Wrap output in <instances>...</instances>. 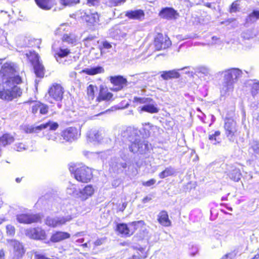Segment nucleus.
Returning a JSON list of instances; mask_svg holds the SVG:
<instances>
[{"label":"nucleus","mask_w":259,"mask_h":259,"mask_svg":"<svg viewBox=\"0 0 259 259\" xmlns=\"http://www.w3.org/2000/svg\"><path fill=\"white\" fill-rule=\"evenodd\" d=\"M17 66L12 62L4 63L0 69V74L6 80L0 83V99L9 102L20 97L22 91L17 84L21 82V78L17 72Z\"/></svg>","instance_id":"1"},{"label":"nucleus","mask_w":259,"mask_h":259,"mask_svg":"<svg viewBox=\"0 0 259 259\" xmlns=\"http://www.w3.org/2000/svg\"><path fill=\"white\" fill-rule=\"evenodd\" d=\"M137 132V130L129 127L121 133V136L124 141L127 140L131 143L129 145L130 151L141 154H145L150 150L151 145L147 141L141 138Z\"/></svg>","instance_id":"2"},{"label":"nucleus","mask_w":259,"mask_h":259,"mask_svg":"<svg viewBox=\"0 0 259 259\" xmlns=\"http://www.w3.org/2000/svg\"><path fill=\"white\" fill-rule=\"evenodd\" d=\"M219 73L223 75L220 87L221 96H229L233 92L234 85L242 77L243 72L239 68H231L220 71Z\"/></svg>","instance_id":"3"},{"label":"nucleus","mask_w":259,"mask_h":259,"mask_svg":"<svg viewBox=\"0 0 259 259\" xmlns=\"http://www.w3.org/2000/svg\"><path fill=\"white\" fill-rule=\"evenodd\" d=\"M133 102L135 106L143 104V106H140L138 108V110L140 113H142L143 112H146L153 114L157 113L159 111V109L157 107V105L150 98L135 97L133 99Z\"/></svg>","instance_id":"4"},{"label":"nucleus","mask_w":259,"mask_h":259,"mask_svg":"<svg viewBox=\"0 0 259 259\" xmlns=\"http://www.w3.org/2000/svg\"><path fill=\"white\" fill-rule=\"evenodd\" d=\"M69 170L74 173L76 180L82 183H88L92 178L91 169L84 165L76 167V165H70Z\"/></svg>","instance_id":"5"},{"label":"nucleus","mask_w":259,"mask_h":259,"mask_svg":"<svg viewBox=\"0 0 259 259\" xmlns=\"http://www.w3.org/2000/svg\"><path fill=\"white\" fill-rule=\"evenodd\" d=\"M25 55L33 65L35 75L38 77H42L44 67L39 61L38 55L34 51H26Z\"/></svg>","instance_id":"6"},{"label":"nucleus","mask_w":259,"mask_h":259,"mask_svg":"<svg viewBox=\"0 0 259 259\" xmlns=\"http://www.w3.org/2000/svg\"><path fill=\"white\" fill-rule=\"evenodd\" d=\"M142 221H135L128 224L119 223L117 225L116 230L123 237H130L138 228L139 225H143Z\"/></svg>","instance_id":"7"},{"label":"nucleus","mask_w":259,"mask_h":259,"mask_svg":"<svg viewBox=\"0 0 259 259\" xmlns=\"http://www.w3.org/2000/svg\"><path fill=\"white\" fill-rule=\"evenodd\" d=\"M70 27L67 24H61L56 30L55 34L61 36L63 42L73 44L76 41V36L70 31Z\"/></svg>","instance_id":"8"},{"label":"nucleus","mask_w":259,"mask_h":259,"mask_svg":"<svg viewBox=\"0 0 259 259\" xmlns=\"http://www.w3.org/2000/svg\"><path fill=\"white\" fill-rule=\"evenodd\" d=\"M59 127V124L56 122H54L51 120L40 124L36 126H25L24 127V130L26 133H38L41 130L45 129H49L51 131H55Z\"/></svg>","instance_id":"9"},{"label":"nucleus","mask_w":259,"mask_h":259,"mask_svg":"<svg viewBox=\"0 0 259 259\" xmlns=\"http://www.w3.org/2000/svg\"><path fill=\"white\" fill-rule=\"evenodd\" d=\"M52 48L55 52V58L58 63L63 65H68L69 64V61L66 58L70 53V51L69 49L64 48L63 46H60L59 48L55 49V45L52 46Z\"/></svg>","instance_id":"10"},{"label":"nucleus","mask_w":259,"mask_h":259,"mask_svg":"<svg viewBox=\"0 0 259 259\" xmlns=\"http://www.w3.org/2000/svg\"><path fill=\"white\" fill-rule=\"evenodd\" d=\"M154 44L156 50L165 49L171 45V41L166 36H163L161 33H158L154 38Z\"/></svg>","instance_id":"11"},{"label":"nucleus","mask_w":259,"mask_h":259,"mask_svg":"<svg viewBox=\"0 0 259 259\" xmlns=\"http://www.w3.org/2000/svg\"><path fill=\"white\" fill-rule=\"evenodd\" d=\"M72 219L71 216L48 217L46 220V224L50 227L55 228L65 224Z\"/></svg>","instance_id":"12"},{"label":"nucleus","mask_w":259,"mask_h":259,"mask_svg":"<svg viewBox=\"0 0 259 259\" xmlns=\"http://www.w3.org/2000/svg\"><path fill=\"white\" fill-rule=\"evenodd\" d=\"M25 234L30 238L37 240H43L46 237L45 231L38 227L26 230Z\"/></svg>","instance_id":"13"},{"label":"nucleus","mask_w":259,"mask_h":259,"mask_svg":"<svg viewBox=\"0 0 259 259\" xmlns=\"http://www.w3.org/2000/svg\"><path fill=\"white\" fill-rule=\"evenodd\" d=\"M225 129L226 135L229 140L234 141L235 140V134L237 131L236 122L232 119L227 120L225 123Z\"/></svg>","instance_id":"14"},{"label":"nucleus","mask_w":259,"mask_h":259,"mask_svg":"<svg viewBox=\"0 0 259 259\" xmlns=\"http://www.w3.org/2000/svg\"><path fill=\"white\" fill-rule=\"evenodd\" d=\"M17 220L20 223L31 224L37 223L40 220V217L39 214H20L16 216Z\"/></svg>","instance_id":"15"},{"label":"nucleus","mask_w":259,"mask_h":259,"mask_svg":"<svg viewBox=\"0 0 259 259\" xmlns=\"http://www.w3.org/2000/svg\"><path fill=\"white\" fill-rule=\"evenodd\" d=\"M49 96L55 101H59L62 99L64 93L63 88L59 84H54L49 90Z\"/></svg>","instance_id":"16"},{"label":"nucleus","mask_w":259,"mask_h":259,"mask_svg":"<svg viewBox=\"0 0 259 259\" xmlns=\"http://www.w3.org/2000/svg\"><path fill=\"white\" fill-rule=\"evenodd\" d=\"M78 136V131L76 128L70 127L63 131L61 134L62 140L65 142L72 141L76 139Z\"/></svg>","instance_id":"17"},{"label":"nucleus","mask_w":259,"mask_h":259,"mask_svg":"<svg viewBox=\"0 0 259 259\" xmlns=\"http://www.w3.org/2000/svg\"><path fill=\"white\" fill-rule=\"evenodd\" d=\"M195 73L201 79L208 82L211 78V70L207 66H200L195 69Z\"/></svg>","instance_id":"18"},{"label":"nucleus","mask_w":259,"mask_h":259,"mask_svg":"<svg viewBox=\"0 0 259 259\" xmlns=\"http://www.w3.org/2000/svg\"><path fill=\"white\" fill-rule=\"evenodd\" d=\"M113 84V90L118 91L122 89L127 85V80L121 76H112L110 79Z\"/></svg>","instance_id":"19"},{"label":"nucleus","mask_w":259,"mask_h":259,"mask_svg":"<svg viewBox=\"0 0 259 259\" xmlns=\"http://www.w3.org/2000/svg\"><path fill=\"white\" fill-rule=\"evenodd\" d=\"M8 242L11 246H13L15 255L18 257H22L25 253L22 244L15 239L8 240Z\"/></svg>","instance_id":"20"},{"label":"nucleus","mask_w":259,"mask_h":259,"mask_svg":"<svg viewBox=\"0 0 259 259\" xmlns=\"http://www.w3.org/2000/svg\"><path fill=\"white\" fill-rule=\"evenodd\" d=\"M95 192V189L91 185H88L79 191L78 198L84 201L92 196Z\"/></svg>","instance_id":"21"},{"label":"nucleus","mask_w":259,"mask_h":259,"mask_svg":"<svg viewBox=\"0 0 259 259\" xmlns=\"http://www.w3.org/2000/svg\"><path fill=\"white\" fill-rule=\"evenodd\" d=\"M125 16L130 19L142 21L144 19L145 13L141 9L130 10L125 12Z\"/></svg>","instance_id":"22"},{"label":"nucleus","mask_w":259,"mask_h":259,"mask_svg":"<svg viewBox=\"0 0 259 259\" xmlns=\"http://www.w3.org/2000/svg\"><path fill=\"white\" fill-rule=\"evenodd\" d=\"M177 15V11L174 9L169 7L162 8L159 14L161 18L166 19H175L176 16Z\"/></svg>","instance_id":"23"},{"label":"nucleus","mask_w":259,"mask_h":259,"mask_svg":"<svg viewBox=\"0 0 259 259\" xmlns=\"http://www.w3.org/2000/svg\"><path fill=\"white\" fill-rule=\"evenodd\" d=\"M110 165L112 169L117 173L122 171L127 167L126 163L120 159H115L112 160Z\"/></svg>","instance_id":"24"},{"label":"nucleus","mask_w":259,"mask_h":259,"mask_svg":"<svg viewBox=\"0 0 259 259\" xmlns=\"http://www.w3.org/2000/svg\"><path fill=\"white\" fill-rule=\"evenodd\" d=\"M160 76L164 80L176 79L180 77V73L177 69L160 72Z\"/></svg>","instance_id":"25"},{"label":"nucleus","mask_w":259,"mask_h":259,"mask_svg":"<svg viewBox=\"0 0 259 259\" xmlns=\"http://www.w3.org/2000/svg\"><path fill=\"white\" fill-rule=\"evenodd\" d=\"M87 137L90 141H100L103 138L102 130H91L87 133Z\"/></svg>","instance_id":"26"},{"label":"nucleus","mask_w":259,"mask_h":259,"mask_svg":"<svg viewBox=\"0 0 259 259\" xmlns=\"http://www.w3.org/2000/svg\"><path fill=\"white\" fill-rule=\"evenodd\" d=\"M157 220L162 226L168 227L170 226L171 222L168 219V215L166 211H161L158 215Z\"/></svg>","instance_id":"27"},{"label":"nucleus","mask_w":259,"mask_h":259,"mask_svg":"<svg viewBox=\"0 0 259 259\" xmlns=\"http://www.w3.org/2000/svg\"><path fill=\"white\" fill-rule=\"evenodd\" d=\"M70 235L67 232L58 231L52 235L51 240L53 242H57L69 238Z\"/></svg>","instance_id":"28"},{"label":"nucleus","mask_w":259,"mask_h":259,"mask_svg":"<svg viewBox=\"0 0 259 259\" xmlns=\"http://www.w3.org/2000/svg\"><path fill=\"white\" fill-rule=\"evenodd\" d=\"M83 17L87 22L92 24L98 23L99 21V15L97 12L85 13Z\"/></svg>","instance_id":"29"},{"label":"nucleus","mask_w":259,"mask_h":259,"mask_svg":"<svg viewBox=\"0 0 259 259\" xmlns=\"http://www.w3.org/2000/svg\"><path fill=\"white\" fill-rule=\"evenodd\" d=\"M35 2L40 8L45 10L51 9L54 4V0H35Z\"/></svg>","instance_id":"30"},{"label":"nucleus","mask_w":259,"mask_h":259,"mask_svg":"<svg viewBox=\"0 0 259 259\" xmlns=\"http://www.w3.org/2000/svg\"><path fill=\"white\" fill-rule=\"evenodd\" d=\"M97 42L96 37L92 35H89L82 41V44L85 47L91 49H94Z\"/></svg>","instance_id":"31"},{"label":"nucleus","mask_w":259,"mask_h":259,"mask_svg":"<svg viewBox=\"0 0 259 259\" xmlns=\"http://www.w3.org/2000/svg\"><path fill=\"white\" fill-rule=\"evenodd\" d=\"M14 141V137L8 134L3 135L0 138V145L6 146L7 145H10Z\"/></svg>","instance_id":"32"},{"label":"nucleus","mask_w":259,"mask_h":259,"mask_svg":"<svg viewBox=\"0 0 259 259\" xmlns=\"http://www.w3.org/2000/svg\"><path fill=\"white\" fill-rule=\"evenodd\" d=\"M112 96L113 95L112 93L104 91L103 89H101L97 100L99 102H101V101H108L112 98Z\"/></svg>","instance_id":"33"},{"label":"nucleus","mask_w":259,"mask_h":259,"mask_svg":"<svg viewBox=\"0 0 259 259\" xmlns=\"http://www.w3.org/2000/svg\"><path fill=\"white\" fill-rule=\"evenodd\" d=\"M176 173L175 169L172 166H168L166 167L164 170L159 174V177L160 179H164L168 176H171Z\"/></svg>","instance_id":"34"},{"label":"nucleus","mask_w":259,"mask_h":259,"mask_svg":"<svg viewBox=\"0 0 259 259\" xmlns=\"http://www.w3.org/2000/svg\"><path fill=\"white\" fill-rule=\"evenodd\" d=\"M220 136V132L219 131H215L214 133L209 135L208 139L212 144L216 145L217 143H219L221 142Z\"/></svg>","instance_id":"35"},{"label":"nucleus","mask_w":259,"mask_h":259,"mask_svg":"<svg viewBox=\"0 0 259 259\" xmlns=\"http://www.w3.org/2000/svg\"><path fill=\"white\" fill-rule=\"evenodd\" d=\"M46 138L48 140H52L55 141L57 143H63L64 141L62 140V138L60 136L55 133H51L48 134L46 136Z\"/></svg>","instance_id":"36"},{"label":"nucleus","mask_w":259,"mask_h":259,"mask_svg":"<svg viewBox=\"0 0 259 259\" xmlns=\"http://www.w3.org/2000/svg\"><path fill=\"white\" fill-rule=\"evenodd\" d=\"M241 172L238 168H235L229 174V177L234 181L238 182L241 179Z\"/></svg>","instance_id":"37"},{"label":"nucleus","mask_w":259,"mask_h":259,"mask_svg":"<svg viewBox=\"0 0 259 259\" xmlns=\"http://www.w3.org/2000/svg\"><path fill=\"white\" fill-rule=\"evenodd\" d=\"M104 71V69L102 67L96 66L90 69H88L85 72L87 74L89 75H95L96 74L103 73Z\"/></svg>","instance_id":"38"},{"label":"nucleus","mask_w":259,"mask_h":259,"mask_svg":"<svg viewBox=\"0 0 259 259\" xmlns=\"http://www.w3.org/2000/svg\"><path fill=\"white\" fill-rule=\"evenodd\" d=\"M66 193L70 195H76L78 197L79 195V192H77L75 185L71 183H69L67 186L66 188Z\"/></svg>","instance_id":"39"},{"label":"nucleus","mask_w":259,"mask_h":259,"mask_svg":"<svg viewBox=\"0 0 259 259\" xmlns=\"http://www.w3.org/2000/svg\"><path fill=\"white\" fill-rule=\"evenodd\" d=\"M249 84L251 85V94L252 96L254 98L259 92V82H254L251 81Z\"/></svg>","instance_id":"40"},{"label":"nucleus","mask_w":259,"mask_h":259,"mask_svg":"<svg viewBox=\"0 0 259 259\" xmlns=\"http://www.w3.org/2000/svg\"><path fill=\"white\" fill-rule=\"evenodd\" d=\"M95 90H97V87L92 84H90L87 88V95L89 99H94Z\"/></svg>","instance_id":"41"},{"label":"nucleus","mask_w":259,"mask_h":259,"mask_svg":"<svg viewBox=\"0 0 259 259\" xmlns=\"http://www.w3.org/2000/svg\"><path fill=\"white\" fill-rule=\"evenodd\" d=\"M259 19V11H253L248 17L247 21L254 22Z\"/></svg>","instance_id":"42"},{"label":"nucleus","mask_w":259,"mask_h":259,"mask_svg":"<svg viewBox=\"0 0 259 259\" xmlns=\"http://www.w3.org/2000/svg\"><path fill=\"white\" fill-rule=\"evenodd\" d=\"M240 2L239 1H236L234 2L230 8V11L231 13H235L239 10V4Z\"/></svg>","instance_id":"43"},{"label":"nucleus","mask_w":259,"mask_h":259,"mask_svg":"<svg viewBox=\"0 0 259 259\" xmlns=\"http://www.w3.org/2000/svg\"><path fill=\"white\" fill-rule=\"evenodd\" d=\"M6 233L7 235L9 236L13 237L15 234V228L11 225H8L6 226Z\"/></svg>","instance_id":"44"},{"label":"nucleus","mask_w":259,"mask_h":259,"mask_svg":"<svg viewBox=\"0 0 259 259\" xmlns=\"http://www.w3.org/2000/svg\"><path fill=\"white\" fill-rule=\"evenodd\" d=\"M242 37L246 39L253 38L255 34L251 30H247L242 34Z\"/></svg>","instance_id":"45"},{"label":"nucleus","mask_w":259,"mask_h":259,"mask_svg":"<svg viewBox=\"0 0 259 259\" xmlns=\"http://www.w3.org/2000/svg\"><path fill=\"white\" fill-rule=\"evenodd\" d=\"M39 114L42 115L46 114L48 112L49 107L48 105L39 103Z\"/></svg>","instance_id":"46"},{"label":"nucleus","mask_w":259,"mask_h":259,"mask_svg":"<svg viewBox=\"0 0 259 259\" xmlns=\"http://www.w3.org/2000/svg\"><path fill=\"white\" fill-rule=\"evenodd\" d=\"M78 2L79 0H60L61 4L65 6L76 4Z\"/></svg>","instance_id":"47"},{"label":"nucleus","mask_w":259,"mask_h":259,"mask_svg":"<svg viewBox=\"0 0 259 259\" xmlns=\"http://www.w3.org/2000/svg\"><path fill=\"white\" fill-rule=\"evenodd\" d=\"M14 149L17 151L20 152L26 150L27 148L24 144L22 143H17L15 144Z\"/></svg>","instance_id":"48"},{"label":"nucleus","mask_w":259,"mask_h":259,"mask_svg":"<svg viewBox=\"0 0 259 259\" xmlns=\"http://www.w3.org/2000/svg\"><path fill=\"white\" fill-rule=\"evenodd\" d=\"M192 69V68L190 66H187L177 70H178L179 72L180 71H182L183 73L187 74H192L193 73Z\"/></svg>","instance_id":"49"},{"label":"nucleus","mask_w":259,"mask_h":259,"mask_svg":"<svg viewBox=\"0 0 259 259\" xmlns=\"http://www.w3.org/2000/svg\"><path fill=\"white\" fill-rule=\"evenodd\" d=\"M125 0H110L108 2V5L110 7H114L123 3Z\"/></svg>","instance_id":"50"},{"label":"nucleus","mask_w":259,"mask_h":259,"mask_svg":"<svg viewBox=\"0 0 259 259\" xmlns=\"http://www.w3.org/2000/svg\"><path fill=\"white\" fill-rule=\"evenodd\" d=\"M156 183V180L154 179H152L146 182H143L142 185L146 187H150L154 185Z\"/></svg>","instance_id":"51"},{"label":"nucleus","mask_w":259,"mask_h":259,"mask_svg":"<svg viewBox=\"0 0 259 259\" xmlns=\"http://www.w3.org/2000/svg\"><path fill=\"white\" fill-rule=\"evenodd\" d=\"M121 29L118 28H116L115 30V32L117 33L118 35L117 37L118 38H120V37L124 38L126 35V33L125 32H121Z\"/></svg>","instance_id":"52"},{"label":"nucleus","mask_w":259,"mask_h":259,"mask_svg":"<svg viewBox=\"0 0 259 259\" xmlns=\"http://www.w3.org/2000/svg\"><path fill=\"white\" fill-rule=\"evenodd\" d=\"M39 102L35 103L32 106V112L33 114H36L38 111L39 112Z\"/></svg>","instance_id":"53"},{"label":"nucleus","mask_w":259,"mask_h":259,"mask_svg":"<svg viewBox=\"0 0 259 259\" xmlns=\"http://www.w3.org/2000/svg\"><path fill=\"white\" fill-rule=\"evenodd\" d=\"M112 47V46L111 45V44L110 43H109L108 42L105 41L104 42H103V48H101L100 49L101 50V53H103V49H110Z\"/></svg>","instance_id":"54"},{"label":"nucleus","mask_w":259,"mask_h":259,"mask_svg":"<svg viewBox=\"0 0 259 259\" xmlns=\"http://www.w3.org/2000/svg\"><path fill=\"white\" fill-rule=\"evenodd\" d=\"M198 251V248L196 245H193L190 252L191 256H194Z\"/></svg>","instance_id":"55"},{"label":"nucleus","mask_w":259,"mask_h":259,"mask_svg":"<svg viewBox=\"0 0 259 259\" xmlns=\"http://www.w3.org/2000/svg\"><path fill=\"white\" fill-rule=\"evenodd\" d=\"M235 256V254L234 252H230L225 255L221 259H232Z\"/></svg>","instance_id":"56"},{"label":"nucleus","mask_w":259,"mask_h":259,"mask_svg":"<svg viewBox=\"0 0 259 259\" xmlns=\"http://www.w3.org/2000/svg\"><path fill=\"white\" fill-rule=\"evenodd\" d=\"M99 0H87V5L89 6H95L98 4Z\"/></svg>","instance_id":"57"},{"label":"nucleus","mask_w":259,"mask_h":259,"mask_svg":"<svg viewBox=\"0 0 259 259\" xmlns=\"http://www.w3.org/2000/svg\"><path fill=\"white\" fill-rule=\"evenodd\" d=\"M147 256L146 255L141 256L138 253V254H135L132 257L129 258L128 259H144Z\"/></svg>","instance_id":"58"},{"label":"nucleus","mask_w":259,"mask_h":259,"mask_svg":"<svg viewBox=\"0 0 259 259\" xmlns=\"http://www.w3.org/2000/svg\"><path fill=\"white\" fill-rule=\"evenodd\" d=\"M6 39V37L4 34V31L3 29L0 28V42H3L4 40Z\"/></svg>","instance_id":"59"},{"label":"nucleus","mask_w":259,"mask_h":259,"mask_svg":"<svg viewBox=\"0 0 259 259\" xmlns=\"http://www.w3.org/2000/svg\"><path fill=\"white\" fill-rule=\"evenodd\" d=\"M252 149L254 152L257 154H259V144H256L252 146Z\"/></svg>","instance_id":"60"},{"label":"nucleus","mask_w":259,"mask_h":259,"mask_svg":"<svg viewBox=\"0 0 259 259\" xmlns=\"http://www.w3.org/2000/svg\"><path fill=\"white\" fill-rule=\"evenodd\" d=\"M103 240L102 239H98L95 241V244L96 246L100 245L103 243Z\"/></svg>","instance_id":"61"},{"label":"nucleus","mask_w":259,"mask_h":259,"mask_svg":"<svg viewBox=\"0 0 259 259\" xmlns=\"http://www.w3.org/2000/svg\"><path fill=\"white\" fill-rule=\"evenodd\" d=\"M212 42H211V45H213L217 43V41L219 40V38L216 36H212L211 37Z\"/></svg>","instance_id":"62"},{"label":"nucleus","mask_w":259,"mask_h":259,"mask_svg":"<svg viewBox=\"0 0 259 259\" xmlns=\"http://www.w3.org/2000/svg\"><path fill=\"white\" fill-rule=\"evenodd\" d=\"M151 199V198L150 197L146 196L143 199L142 201L144 203H146L147 202L149 201Z\"/></svg>","instance_id":"63"},{"label":"nucleus","mask_w":259,"mask_h":259,"mask_svg":"<svg viewBox=\"0 0 259 259\" xmlns=\"http://www.w3.org/2000/svg\"><path fill=\"white\" fill-rule=\"evenodd\" d=\"M84 239L83 238L78 239L75 241V243L77 244L82 243L84 242Z\"/></svg>","instance_id":"64"}]
</instances>
